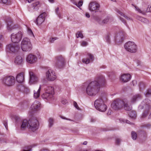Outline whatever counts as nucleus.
<instances>
[{"instance_id": "8", "label": "nucleus", "mask_w": 151, "mask_h": 151, "mask_svg": "<svg viewBox=\"0 0 151 151\" xmlns=\"http://www.w3.org/2000/svg\"><path fill=\"white\" fill-rule=\"evenodd\" d=\"M151 109V101L148 99H146L143 100L138 107V110L139 111L142 109L149 110Z\"/></svg>"}, {"instance_id": "39", "label": "nucleus", "mask_w": 151, "mask_h": 151, "mask_svg": "<svg viewBox=\"0 0 151 151\" xmlns=\"http://www.w3.org/2000/svg\"><path fill=\"white\" fill-rule=\"evenodd\" d=\"M120 122L122 123L123 122H125L129 124H132L133 123H130V122L127 120H125L122 119H119Z\"/></svg>"}, {"instance_id": "25", "label": "nucleus", "mask_w": 151, "mask_h": 151, "mask_svg": "<svg viewBox=\"0 0 151 151\" xmlns=\"http://www.w3.org/2000/svg\"><path fill=\"white\" fill-rule=\"evenodd\" d=\"M24 73H21L18 74L16 78L17 81L19 83H22L24 81Z\"/></svg>"}, {"instance_id": "49", "label": "nucleus", "mask_w": 151, "mask_h": 151, "mask_svg": "<svg viewBox=\"0 0 151 151\" xmlns=\"http://www.w3.org/2000/svg\"><path fill=\"white\" fill-rule=\"evenodd\" d=\"M107 76L109 77H110L111 75L114 74V73L113 72H108L107 73Z\"/></svg>"}, {"instance_id": "21", "label": "nucleus", "mask_w": 151, "mask_h": 151, "mask_svg": "<svg viewBox=\"0 0 151 151\" xmlns=\"http://www.w3.org/2000/svg\"><path fill=\"white\" fill-rule=\"evenodd\" d=\"M24 59L22 56L19 55L16 56L14 60L15 64L17 65H22L24 63Z\"/></svg>"}, {"instance_id": "33", "label": "nucleus", "mask_w": 151, "mask_h": 151, "mask_svg": "<svg viewBox=\"0 0 151 151\" xmlns=\"http://www.w3.org/2000/svg\"><path fill=\"white\" fill-rule=\"evenodd\" d=\"M109 20V18L108 17H106L105 19H104L101 22L100 21L97 20V21L98 23H99L100 24H106L107 23Z\"/></svg>"}, {"instance_id": "45", "label": "nucleus", "mask_w": 151, "mask_h": 151, "mask_svg": "<svg viewBox=\"0 0 151 151\" xmlns=\"http://www.w3.org/2000/svg\"><path fill=\"white\" fill-rule=\"evenodd\" d=\"M139 88L140 90L142 89L145 87V86L143 83L141 82L139 85Z\"/></svg>"}, {"instance_id": "53", "label": "nucleus", "mask_w": 151, "mask_h": 151, "mask_svg": "<svg viewBox=\"0 0 151 151\" xmlns=\"http://www.w3.org/2000/svg\"><path fill=\"white\" fill-rule=\"evenodd\" d=\"M56 14L60 19H62L63 18V16L60 12L57 14Z\"/></svg>"}, {"instance_id": "37", "label": "nucleus", "mask_w": 151, "mask_h": 151, "mask_svg": "<svg viewBox=\"0 0 151 151\" xmlns=\"http://www.w3.org/2000/svg\"><path fill=\"white\" fill-rule=\"evenodd\" d=\"M132 138L133 140H136L137 138V135L136 133L134 132H132L131 133Z\"/></svg>"}, {"instance_id": "12", "label": "nucleus", "mask_w": 151, "mask_h": 151, "mask_svg": "<svg viewBox=\"0 0 151 151\" xmlns=\"http://www.w3.org/2000/svg\"><path fill=\"white\" fill-rule=\"evenodd\" d=\"M19 48V45L17 44L11 43L7 45L6 49V51L12 53H15L18 52Z\"/></svg>"}, {"instance_id": "27", "label": "nucleus", "mask_w": 151, "mask_h": 151, "mask_svg": "<svg viewBox=\"0 0 151 151\" xmlns=\"http://www.w3.org/2000/svg\"><path fill=\"white\" fill-rule=\"evenodd\" d=\"M42 86L41 85H40L39 88L37 91H34V98L37 99L39 97Z\"/></svg>"}, {"instance_id": "46", "label": "nucleus", "mask_w": 151, "mask_h": 151, "mask_svg": "<svg viewBox=\"0 0 151 151\" xmlns=\"http://www.w3.org/2000/svg\"><path fill=\"white\" fill-rule=\"evenodd\" d=\"M73 106L75 107L77 110H81L80 108L78 107L77 103L76 101L73 102Z\"/></svg>"}, {"instance_id": "5", "label": "nucleus", "mask_w": 151, "mask_h": 151, "mask_svg": "<svg viewBox=\"0 0 151 151\" xmlns=\"http://www.w3.org/2000/svg\"><path fill=\"white\" fill-rule=\"evenodd\" d=\"M2 84L7 87H10L14 85L15 81V78L12 76H5L1 79Z\"/></svg>"}, {"instance_id": "7", "label": "nucleus", "mask_w": 151, "mask_h": 151, "mask_svg": "<svg viewBox=\"0 0 151 151\" xmlns=\"http://www.w3.org/2000/svg\"><path fill=\"white\" fill-rule=\"evenodd\" d=\"M124 48L126 51L131 53L135 52L137 49V47L136 44L131 41L126 43L124 45Z\"/></svg>"}, {"instance_id": "15", "label": "nucleus", "mask_w": 151, "mask_h": 151, "mask_svg": "<svg viewBox=\"0 0 151 151\" xmlns=\"http://www.w3.org/2000/svg\"><path fill=\"white\" fill-rule=\"evenodd\" d=\"M100 7V5L97 2L91 1L89 4L88 8L90 11L96 12H98Z\"/></svg>"}, {"instance_id": "60", "label": "nucleus", "mask_w": 151, "mask_h": 151, "mask_svg": "<svg viewBox=\"0 0 151 151\" xmlns=\"http://www.w3.org/2000/svg\"><path fill=\"white\" fill-rule=\"evenodd\" d=\"M31 149H29L28 150H23V151H31Z\"/></svg>"}, {"instance_id": "48", "label": "nucleus", "mask_w": 151, "mask_h": 151, "mask_svg": "<svg viewBox=\"0 0 151 151\" xmlns=\"http://www.w3.org/2000/svg\"><path fill=\"white\" fill-rule=\"evenodd\" d=\"M60 117L61 119H65V120H69V121H73L72 120L70 119H68V118H66V117H65L63 116H60Z\"/></svg>"}, {"instance_id": "61", "label": "nucleus", "mask_w": 151, "mask_h": 151, "mask_svg": "<svg viewBox=\"0 0 151 151\" xmlns=\"http://www.w3.org/2000/svg\"><path fill=\"white\" fill-rule=\"evenodd\" d=\"M87 141H85L83 142V144L84 145H86L87 144Z\"/></svg>"}, {"instance_id": "50", "label": "nucleus", "mask_w": 151, "mask_h": 151, "mask_svg": "<svg viewBox=\"0 0 151 151\" xmlns=\"http://www.w3.org/2000/svg\"><path fill=\"white\" fill-rule=\"evenodd\" d=\"M57 39V37L55 38H52L50 39L49 40L50 42L52 43L55 40H56Z\"/></svg>"}, {"instance_id": "2", "label": "nucleus", "mask_w": 151, "mask_h": 151, "mask_svg": "<svg viewBox=\"0 0 151 151\" xmlns=\"http://www.w3.org/2000/svg\"><path fill=\"white\" fill-rule=\"evenodd\" d=\"M39 125L38 120L36 119L32 118L29 119L28 121L26 119L24 120L21 125V128L23 130L27 127L34 132L38 129Z\"/></svg>"}, {"instance_id": "31", "label": "nucleus", "mask_w": 151, "mask_h": 151, "mask_svg": "<svg viewBox=\"0 0 151 151\" xmlns=\"http://www.w3.org/2000/svg\"><path fill=\"white\" fill-rule=\"evenodd\" d=\"M72 3L78 8H80V7H81L83 5V1L82 0L78 2V3H77L74 1H72Z\"/></svg>"}, {"instance_id": "52", "label": "nucleus", "mask_w": 151, "mask_h": 151, "mask_svg": "<svg viewBox=\"0 0 151 151\" xmlns=\"http://www.w3.org/2000/svg\"><path fill=\"white\" fill-rule=\"evenodd\" d=\"M61 102L63 104H65L67 103V101L65 99H63L61 101Z\"/></svg>"}, {"instance_id": "41", "label": "nucleus", "mask_w": 151, "mask_h": 151, "mask_svg": "<svg viewBox=\"0 0 151 151\" xmlns=\"http://www.w3.org/2000/svg\"><path fill=\"white\" fill-rule=\"evenodd\" d=\"M110 34H108L105 37V40L106 41L108 42H110Z\"/></svg>"}, {"instance_id": "40", "label": "nucleus", "mask_w": 151, "mask_h": 151, "mask_svg": "<svg viewBox=\"0 0 151 151\" xmlns=\"http://www.w3.org/2000/svg\"><path fill=\"white\" fill-rule=\"evenodd\" d=\"M76 36L77 38L80 37L81 38H83V36L82 33L81 32H78L76 34Z\"/></svg>"}, {"instance_id": "34", "label": "nucleus", "mask_w": 151, "mask_h": 151, "mask_svg": "<svg viewBox=\"0 0 151 151\" xmlns=\"http://www.w3.org/2000/svg\"><path fill=\"white\" fill-rule=\"evenodd\" d=\"M19 89L23 92L27 93L29 90L28 88L25 86H20Z\"/></svg>"}, {"instance_id": "59", "label": "nucleus", "mask_w": 151, "mask_h": 151, "mask_svg": "<svg viewBox=\"0 0 151 151\" xmlns=\"http://www.w3.org/2000/svg\"><path fill=\"white\" fill-rule=\"evenodd\" d=\"M8 0H2V2L4 4L6 3Z\"/></svg>"}, {"instance_id": "51", "label": "nucleus", "mask_w": 151, "mask_h": 151, "mask_svg": "<svg viewBox=\"0 0 151 151\" xmlns=\"http://www.w3.org/2000/svg\"><path fill=\"white\" fill-rule=\"evenodd\" d=\"M3 124H4V126L5 127L6 129V130H7L8 127H7V121H4L3 122Z\"/></svg>"}, {"instance_id": "35", "label": "nucleus", "mask_w": 151, "mask_h": 151, "mask_svg": "<svg viewBox=\"0 0 151 151\" xmlns=\"http://www.w3.org/2000/svg\"><path fill=\"white\" fill-rule=\"evenodd\" d=\"M144 111L142 113L141 117L142 118H146L148 115L149 112V110H144Z\"/></svg>"}, {"instance_id": "43", "label": "nucleus", "mask_w": 151, "mask_h": 151, "mask_svg": "<svg viewBox=\"0 0 151 151\" xmlns=\"http://www.w3.org/2000/svg\"><path fill=\"white\" fill-rule=\"evenodd\" d=\"M49 126L51 127L53 125V120L52 118H50L49 120Z\"/></svg>"}, {"instance_id": "23", "label": "nucleus", "mask_w": 151, "mask_h": 151, "mask_svg": "<svg viewBox=\"0 0 151 151\" xmlns=\"http://www.w3.org/2000/svg\"><path fill=\"white\" fill-rule=\"evenodd\" d=\"M142 98V96L140 94H137L133 95L131 98L130 102L132 103H133L138 101Z\"/></svg>"}, {"instance_id": "42", "label": "nucleus", "mask_w": 151, "mask_h": 151, "mask_svg": "<svg viewBox=\"0 0 151 151\" xmlns=\"http://www.w3.org/2000/svg\"><path fill=\"white\" fill-rule=\"evenodd\" d=\"M145 96L146 97H148L149 95H151V89L147 90L144 93Z\"/></svg>"}, {"instance_id": "9", "label": "nucleus", "mask_w": 151, "mask_h": 151, "mask_svg": "<svg viewBox=\"0 0 151 151\" xmlns=\"http://www.w3.org/2000/svg\"><path fill=\"white\" fill-rule=\"evenodd\" d=\"M23 34V32L21 31L12 33L11 37V41L14 43L19 42L22 39Z\"/></svg>"}, {"instance_id": "55", "label": "nucleus", "mask_w": 151, "mask_h": 151, "mask_svg": "<svg viewBox=\"0 0 151 151\" xmlns=\"http://www.w3.org/2000/svg\"><path fill=\"white\" fill-rule=\"evenodd\" d=\"M145 126L147 128H150L151 127V125L150 124H147L145 125Z\"/></svg>"}, {"instance_id": "62", "label": "nucleus", "mask_w": 151, "mask_h": 151, "mask_svg": "<svg viewBox=\"0 0 151 151\" xmlns=\"http://www.w3.org/2000/svg\"><path fill=\"white\" fill-rule=\"evenodd\" d=\"M148 117V119L151 118V111L150 112V114H149Z\"/></svg>"}, {"instance_id": "1", "label": "nucleus", "mask_w": 151, "mask_h": 151, "mask_svg": "<svg viewBox=\"0 0 151 151\" xmlns=\"http://www.w3.org/2000/svg\"><path fill=\"white\" fill-rule=\"evenodd\" d=\"M106 82L104 77L102 75L99 76L95 80L90 82L88 84L84 83L82 88L86 87V92L87 94L91 96H94L99 92L100 85H104Z\"/></svg>"}, {"instance_id": "10", "label": "nucleus", "mask_w": 151, "mask_h": 151, "mask_svg": "<svg viewBox=\"0 0 151 151\" xmlns=\"http://www.w3.org/2000/svg\"><path fill=\"white\" fill-rule=\"evenodd\" d=\"M40 58L39 53L37 54V56L32 54H30L27 55L26 57V62L29 64H34L37 61V58Z\"/></svg>"}, {"instance_id": "14", "label": "nucleus", "mask_w": 151, "mask_h": 151, "mask_svg": "<svg viewBox=\"0 0 151 151\" xmlns=\"http://www.w3.org/2000/svg\"><path fill=\"white\" fill-rule=\"evenodd\" d=\"M42 99L50 103L52 102L54 100V94L45 92L42 95Z\"/></svg>"}, {"instance_id": "13", "label": "nucleus", "mask_w": 151, "mask_h": 151, "mask_svg": "<svg viewBox=\"0 0 151 151\" xmlns=\"http://www.w3.org/2000/svg\"><path fill=\"white\" fill-rule=\"evenodd\" d=\"M29 83L30 85L36 84L39 81V76L34 74L33 72H29Z\"/></svg>"}, {"instance_id": "32", "label": "nucleus", "mask_w": 151, "mask_h": 151, "mask_svg": "<svg viewBox=\"0 0 151 151\" xmlns=\"http://www.w3.org/2000/svg\"><path fill=\"white\" fill-rule=\"evenodd\" d=\"M129 116L132 119H134L136 117V114L135 111H132L130 112Z\"/></svg>"}, {"instance_id": "19", "label": "nucleus", "mask_w": 151, "mask_h": 151, "mask_svg": "<svg viewBox=\"0 0 151 151\" xmlns=\"http://www.w3.org/2000/svg\"><path fill=\"white\" fill-rule=\"evenodd\" d=\"M41 106L40 103L38 101H35L31 105L30 109L32 111H37L40 109Z\"/></svg>"}, {"instance_id": "28", "label": "nucleus", "mask_w": 151, "mask_h": 151, "mask_svg": "<svg viewBox=\"0 0 151 151\" xmlns=\"http://www.w3.org/2000/svg\"><path fill=\"white\" fill-rule=\"evenodd\" d=\"M45 92H49L50 93L54 94V88L51 86H47L45 88Z\"/></svg>"}, {"instance_id": "57", "label": "nucleus", "mask_w": 151, "mask_h": 151, "mask_svg": "<svg viewBox=\"0 0 151 151\" xmlns=\"http://www.w3.org/2000/svg\"><path fill=\"white\" fill-rule=\"evenodd\" d=\"M91 122H95L96 121V119H94L93 118H91Z\"/></svg>"}, {"instance_id": "24", "label": "nucleus", "mask_w": 151, "mask_h": 151, "mask_svg": "<svg viewBox=\"0 0 151 151\" xmlns=\"http://www.w3.org/2000/svg\"><path fill=\"white\" fill-rule=\"evenodd\" d=\"M93 57L92 55L88 53L87 55V57L84 58L82 60V61L84 63L86 64L89 63L90 61H93Z\"/></svg>"}, {"instance_id": "6", "label": "nucleus", "mask_w": 151, "mask_h": 151, "mask_svg": "<svg viewBox=\"0 0 151 151\" xmlns=\"http://www.w3.org/2000/svg\"><path fill=\"white\" fill-rule=\"evenodd\" d=\"M21 47L23 51H30L32 48L30 40L27 37L23 38L21 42Z\"/></svg>"}, {"instance_id": "3", "label": "nucleus", "mask_w": 151, "mask_h": 151, "mask_svg": "<svg viewBox=\"0 0 151 151\" xmlns=\"http://www.w3.org/2000/svg\"><path fill=\"white\" fill-rule=\"evenodd\" d=\"M128 101L126 99L122 100L117 99L114 101L111 104V107L115 110H118L123 106L125 110L129 111L132 109V106L128 105Z\"/></svg>"}, {"instance_id": "29", "label": "nucleus", "mask_w": 151, "mask_h": 151, "mask_svg": "<svg viewBox=\"0 0 151 151\" xmlns=\"http://www.w3.org/2000/svg\"><path fill=\"white\" fill-rule=\"evenodd\" d=\"M136 18L138 20L141 21V22L146 24H147L149 22L148 20L146 19L143 17H140L139 16H137Z\"/></svg>"}, {"instance_id": "56", "label": "nucleus", "mask_w": 151, "mask_h": 151, "mask_svg": "<svg viewBox=\"0 0 151 151\" xmlns=\"http://www.w3.org/2000/svg\"><path fill=\"white\" fill-rule=\"evenodd\" d=\"M48 1L51 4L54 3L55 2V0H48Z\"/></svg>"}, {"instance_id": "58", "label": "nucleus", "mask_w": 151, "mask_h": 151, "mask_svg": "<svg viewBox=\"0 0 151 151\" xmlns=\"http://www.w3.org/2000/svg\"><path fill=\"white\" fill-rule=\"evenodd\" d=\"M86 16L87 18H89L90 17V15L88 13H86Z\"/></svg>"}, {"instance_id": "47", "label": "nucleus", "mask_w": 151, "mask_h": 151, "mask_svg": "<svg viewBox=\"0 0 151 151\" xmlns=\"http://www.w3.org/2000/svg\"><path fill=\"white\" fill-rule=\"evenodd\" d=\"M121 142V139L119 138H117L116 140L115 143L116 145H119Z\"/></svg>"}, {"instance_id": "18", "label": "nucleus", "mask_w": 151, "mask_h": 151, "mask_svg": "<svg viewBox=\"0 0 151 151\" xmlns=\"http://www.w3.org/2000/svg\"><path fill=\"white\" fill-rule=\"evenodd\" d=\"M132 5L134 7L136 11L143 14H145L146 12H151V9H150L151 8V5L150 4L148 5L146 9H144L143 7H142L141 9H139L137 6L133 4H132Z\"/></svg>"}, {"instance_id": "11", "label": "nucleus", "mask_w": 151, "mask_h": 151, "mask_svg": "<svg viewBox=\"0 0 151 151\" xmlns=\"http://www.w3.org/2000/svg\"><path fill=\"white\" fill-rule=\"evenodd\" d=\"M45 77L47 81H54L57 78L55 71L51 69L47 70L45 73Z\"/></svg>"}, {"instance_id": "64", "label": "nucleus", "mask_w": 151, "mask_h": 151, "mask_svg": "<svg viewBox=\"0 0 151 151\" xmlns=\"http://www.w3.org/2000/svg\"><path fill=\"white\" fill-rule=\"evenodd\" d=\"M111 114V111H109L107 114Z\"/></svg>"}, {"instance_id": "36", "label": "nucleus", "mask_w": 151, "mask_h": 151, "mask_svg": "<svg viewBox=\"0 0 151 151\" xmlns=\"http://www.w3.org/2000/svg\"><path fill=\"white\" fill-rule=\"evenodd\" d=\"M121 33H119V34L117 33H114L112 34V35H111V36L112 37H114V39L115 40L116 39V38H117V37H119L118 36V35H119L120 36V37L121 38H122V36H121Z\"/></svg>"}, {"instance_id": "16", "label": "nucleus", "mask_w": 151, "mask_h": 151, "mask_svg": "<svg viewBox=\"0 0 151 151\" xmlns=\"http://www.w3.org/2000/svg\"><path fill=\"white\" fill-rule=\"evenodd\" d=\"M116 12L117 13V15L118 16L120 19L121 21L124 24H126L125 20L122 18L121 16H123L125 17L127 20L129 21H132L133 19L132 17H131L127 15H125L122 12L119 10L117 9L116 10Z\"/></svg>"}, {"instance_id": "63", "label": "nucleus", "mask_w": 151, "mask_h": 151, "mask_svg": "<svg viewBox=\"0 0 151 151\" xmlns=\"http://www.w3.org/2000/svg\"><path fill=\"white\" fill-rule=\"evenodd\" d=\"M33 0H26L29 3H30Z\"/></svg>"}, {"instance_id": "17", "label": "nucleus", "mask_w": 151, "mask_h": 151, "mask_svg": "<svg viewBox=\"0 0 151 151\" xmlns=\"http://www.w3.org/2000/svg\"><path fill=\"white\" fill-rule=\"evenodd\" d=\"M64 58L62 56H57L55 60V64L56 66L60 68L64 65Z\"/></svg>"}, {"instance_id": "54", "label": "nucleus", "mask_w": 151, "mask_h": 151, "mask_svg": "<svg viewBox=\"0 0 151 151\" xmlns=\"http://www.w3.org/2000/svg\"><path fill=\"white\" fill-rule=\"evenodd\" d=\"M55 12L56 14L58 13L59 12H60L59 11V7H58L55 9Z\"/></svg>"}, {"instance_id": "38", "label": "nucleus", "mask_w": 151, "mask_h": 151, "mask_svg": "<svg viewBox=\"0 0 151 151\" xmlns=\"http://www.w3.org/2000/svg\"><path fill=\"white\" fill-rule=\"evenodd\" d=\"M27 33L31 37H34V36L32 30L29 28H28L27 29Z\"/></svg>"}, {"instance_id": "26", "label": "nucleus", "mask_w": 151, "mask_h": 151, "mask_svg": "<svg viewBox=\"0 0 151 151\" xmlns=\"http://www.w3.org/2000/svg\"><path fill=\"white\" fill-rule=\"evenodd\" d=\"M7 25V29L9 31H10L14 28L13 26L12 25V21L10 17H8L7 19L6 20Z\"/></svg>"}, {"instance_id": "44", "label": "nucleus", "mask_w": 151, "mask_h": 151, "mask_svg": "<svg viewBox=\"0 0 151 151\" xmlns=\"http://www.w3.org/2000/svg\"><path fill=\"white\" fill-rule=\"evenodd\" d=\"M81 45L82 46L85 47L88 45V43L86 41H83L81 42Z\"/></svg>"}, {"instance_id": "30", "label": "nucleus", "mask_w": 151, "mask_h": 151, "mask_svg": "<svg viewBox=\"0 0 151 151\" xmlns=\"http://www.w3.org/2000/svg\"><path fill=\"white\" fill-rule=\"evenodd\" d=\"M33 8L35 10H37L38 9L39 7H40V2L39 1H37L33 4L32 5Z\"/></svg>"}, {"instance_id": "4", "label": "nucleus", "mask_w": 151, "mask_h": 151, "mask_svg": "<svg viewBox=\"0 0 151 151\" xmlns=\"http://www.w3.org/2000/svg\"><path fill=\"white\" fill-rule=\"evenodd\" d=\"M94 106L97 110L100 111L104 112L107 109V106L104 104L103 98L96 99L94 102Z\"/></svg>"}, {"instance_id": "22", "label": "nucleus", "mask_w": 151, "mask_h": 151, "mask_svg": "<svg viewBox=\"0 0 151 151\" xmlns=\"http://www.w3.org/2000/svg\"><path fill=\"white\" fill-rule=\"evenodd\" d=\"M131 78V76L129 74H123L121 75L120 80L122 82L125 83L129 81Z\"/></svg>"}, {"instance_id": "20", "label": "nucleus", "mask_w": 151, "mask_h": 151, "mask_svg": "<svg viewBox=\"0 0 151 151\" xmlns=\"http://www.w3.org/2000/svg\"><path fill=\"white\" fill-rule=\"evenodd\" d=\"M46 16L45 12H43L40 14L37 18L35 23L38 25H40L44 21L45 18Z\"/></svg>"}]
</instances>
